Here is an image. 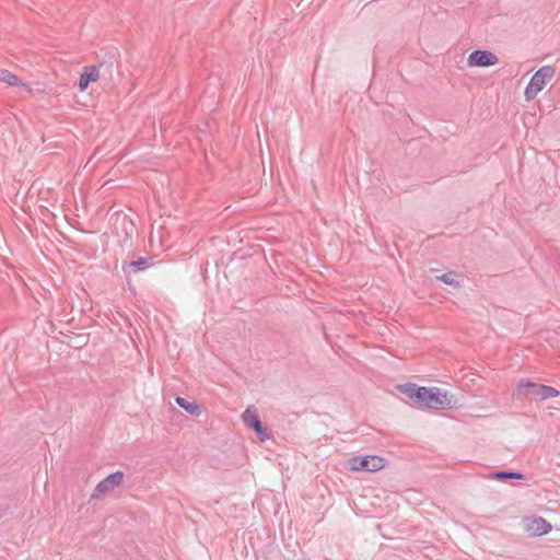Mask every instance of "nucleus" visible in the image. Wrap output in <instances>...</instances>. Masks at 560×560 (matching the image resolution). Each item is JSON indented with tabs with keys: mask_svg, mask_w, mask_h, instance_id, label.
<instances>
[{
	"mask_svg": "<svg viewBox=\"0 0 560 560\" xmlns=\"http://www.w3.org/2000/svg\"><path fill=\"white\" fill-rule=\"evenodd\" d=\"M399 390L421 407L444 409L451 406L447 393L441 392L438 387H421L408 383L399 386Z\"/></svg>",
	"mask_w": 560,
	"mask_h": 560,
	"instance_id": "1",
	"label": "nucleus"
},
{
	"mask_svg": "<svg viewBox=\"0 0 560 560\" xmlns=\"http://www.w3.org/2000/svg\"><path fill=\"white\" fill-rule=\"evenodd\" d=\"M553 75L555 69L550 66H545L537 70L525 89V98L527 101L534 100L537 94L552 80Z\"/></svg>",
	"mask_w": 560,
	"mask_h": 560,
	"instance_id": "2",
	"label": "nucleus"
},
{
	"mask_svg": "<svg viewBox=\"0 0 560 560\" xmlns=\"http://www.w3.org/2000/svg\"><path fill=\"white\" fill-rule=\"evenodd\" d=\"M386 465V459L377 455L354 456L349 459V468L353 471L374 472Z\"/></svg>",
	"mask_w": 560,
	"mask_h": 560,
	"instance_id": "3",
	"label": "nucleus"
},
{
	"mask_svg": "<svg viewBox=\"0 0 560 560\" xmlns=\"http://www.w3.org/2000/svg\"><path fill=\"white\" fill-rule=\"evenodd\" d=\"M242 420L244 423L250 428L258 436L261 442H265L270 439V432L267 427H265L259 418L257 410L253 407H248L242 413Z\"/></svg>",
	"mask_w": 560,
	"mask_h": 560,
	"instance_id": "4",
	"label": "nucleus"
},
{
	"mask_svg": "<svg viewBox=\"0 0 560 560\" xmlns=\"http://www.w3.org/2000/svg\"><path fill=\"white\" fill-rule=\"evenodd\" d=\"M499 61L498 57L488 50H475L467 58V66L470 68L475 67H491L497 65Z\"/></svg>",
	"mask_w": 560,
	"mask_h": 560,
	"instance_id": "5",
	"label": "nucleus"
},
{
	"mask_svg": "<svg viewBox=\"0 0 560 560\" xmlns=\"http://www.w3.org/2000/svg\"><path fill=\"white\" fill-rule=\"evenodd\" d=\"M124 481V472L122 471H115L113 474H109L107 477H105L103 480H101L95 489L94 493L92 494V498L98 495L108 493L112 490H114L116 487L120 486Z\"/></svg>",
	"mask_w": 560,
	"mask_h": 560,
	"instance_id": "6",
	"label": "nucleus"
},
{
	"mask_svg": "<svg viewBox=\"0 0 560 560\" xmlns=\"http://www.w3.org/2000/svg\"><path fill=\"white\" fill-rule=\"evenodd\" d=\"M101 78L100 70L94 66L84 67L80 78L78 88L81 92L85 91L91 83L98 81Z\"/></svg>",
	"mask_w": 560,
	"mask_h": 560,
	"instance_id": "7",
	"label": "nucleus"
},
{
	"mask_svg": "<svg viewBox=\"0 0 560 560\" xmlns=\"http://www.w3.org/2000/svg\"><path fill=\"white\" fill-rule=\"evenodd\" d=\"M541 387H542V384H536L528 380H521L517 383L515 395L518 398L530 396L536 399L538 397L539 388H541Z\"/></svg>",
	"mask_w": 560,
	"mask_h": 560,
	"instance_id": "8",
	"label": "nucleus"
},
{
	"mask_svg": "<svg viewBox=\"0 0 560 560\" xmlns=\"http://www.w3.org/2000/svg\"><path fill=\"white\" fill-rule=\"evenodd\" d=\"M528 530L535 536H541L551 530V524L544 517H537L532 521Z\"/></svg>",
	"mask_w": 560,
	"mask_h": 560,
	"instance_id": "9",
	"label": "nucleus"
},
{
	"mask_svg": "<svg viewBox=\"0 0 560 560\" xmlns=\"http://www.w3.org/2000/svg\"><path fill=\"white\" fill-rule=\"evenodd\" d=\"M492 478L497 479V480H501V481H508V480H511V479H516V480H525L526 477L518 472V471H512V470H497V471H493L491 472L490 475Z\"/></svg>",
	"mask_w": 560,
	"mask_h": 560,
	"instance_id": "10",
	"label": "nucleus"
},
{
	"mask_svg": "<svg viewBox=\"0 0 560 560\" xmlns=\"http://www.w3.org/2000/svg\"><path fill=\"white\" fill-rule=\"evenodd\" d=\"M175 401L182 409L192 416H199L201 413L200 406L195 401H188L187 399L179 396L175 398Z\"/></svg>",
	"mask_w": 560,
	"mask_h": 560,
	"instance_id": "11",
	"label": "nucleus"
},
{
	"mask_svg": "<svg viewBox=\"0 0 560 560\" xmlns=\"http://www.w3.org/2000/svg\"><path fill=\"white\" fill-rule=\"evenodd\" d=\"M559 395H560V392L557 388H555L552 386H548V385H542V387L539 388L538 397L536 399L545 400L548 398L557 397Z\"/></svg>",
	"mask_w": 560,
	"mask_h": 560,
	"instance_id": "12",
	"label": "nucleus"
},
{
	"mask_svg": "<svg viewBox=\"0 0 560 560\" xmlns=\"http://www.w3.org/2000/svg\"><path fill=\"white\" fill-rule=\"evenodd\" d=\"M438 279L450 285L459 284V276L453 271L444 273L441 277H438Z\"/></svg>",
	"mask_w": 560,
	"mask_h": 560,
	"instance_id": "13",
	"label": "nucleus"
},
{
	"mask_svg": "<svg viewBox=\"0 0 560 560\" xmlns=\"http://www.w3.org/2000/svg\"><path fill=\"white\" fill-rule=\"evenodd\" d=\"M0 81H3L5 83H8L9 85H19L20 84L19 78L15 74L8 72V71H4L2 73V75L0 77Z\"/></svg>",
	"mask_w": 560,
	"mask_h": 560,
	"instance_id": "14",
	"label": "nucleus"
},
{
	"mask_svg": "<svg viewBox=\"0 0 560 560\" xmlns=\"http://www.w3.org/2000/svg\"><path fill=\"white\" fill-rule=\"evenodd\" d=\"M130 266L131 267H139L141 269H144L147 267V260L141 258V259L137 260V261H131Z\"/></svg>",
	"mask_w": 560,
	"mask_h": 560,
	"instance_id": "15",
	"label": "nucleus"
},
{
	"mask_svg": "<svg viewBox=\"0 0 560 560\" xmlns=\"http://www.w3.org/2000/svg\"><path fill=\"white\" fill-rule=\"evenodd\" d=\"M7 513V509L0 506V518H2Z\"/></svg>",
	"mask_w": 560,
	"mask_h": 560,
	"instance_id": "16",
	"label": "nucleus"
}]
</instances>
